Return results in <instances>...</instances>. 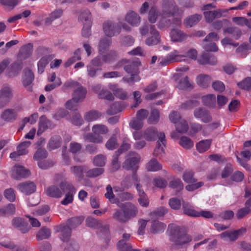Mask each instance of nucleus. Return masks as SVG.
Masks as SVG:
<instances>
[{"label": "nucleus", "instance_id": "obj_1", "mask_svg": "<svg viewBox=\"0 0 251 251\" xmlns=\"http://www.w3.org/2000/svg\"><path fill=\"white\" fill-rule=\"evenodd\" d=\"M183 13V10L178 7L173 0H163L158 27L161 29L170 26H180Z\"/></svg>", "mask_w": 251, "mask_h": 251}, {"label": "nucleus", "instance_id": "obj_2", "mask_svg": "<svg viewBox=\"0 0 251 251\" xmlns=\"http://www.w3.org/2000/svg\"><path fill=\"white\" fill-rule=\"evenodd\" d=\"M169 229L175 242V245L172 247V250H176L192 240V237L190 235L175 224L169 225Z\"/></svg>", "mask_w": 251, "mask_h": 251}, {"label": "nucleus", "instance_id": "obj_3", "mask_svg": "<svg viewBox=\"0 0 251 251\" xmlns=\"http://www.w3.org/2000/svg\"><path fill=\"white\" fill-rule=\"evenodd\" d=\"M197 56V51L195 49H190L187 51H184L182 50H175L165 57L164 62L161 61L160 63L162 65H166L169 63L185 60L187 57L196 60Z\"/></svg>", "mask_w": 251, "mask_h": 251}, {"label": "nucleus", "instance_id": "obj_4", "mask_svg": "<svg viewBox=\"0 0 251 251\" xmlns=\"http://www.w3.org/2000/svg\"><path fill=\"white\" fill-rule=\"evenodd\" d=\"M93 133L83 135V138L85 141L94 143H100L102 142L103 138L100 135L107 133V127L103 125H95L92 127Z\"/></svg>", "mask_w": 251, "mask_h": 251}, {"label": "nucleus", "instance_id": "obj_5", "mask_svg": "<svg viewBox=\"0 0 251 251\" xmlns=\"http://www.w3.org/2000/svg\"><path fill=\"white\" fill-rule=\"evenodd\" d=\"M33 46L31 44L25 45L21 49L18 55L17 61L11 65L10 71L14 72L13 75L18 73L22 68V61L28 58L31 54Z\"/></svg>", "mask_w": 251, "mask_h": 251}, {"label": "nucleus", "instance_id": "obj_6", "mask_svg": "<svg viewBox=\"0 0 251 251\" xmlns=\"http://www.w3.org/2000/svg\"><path fill=\"white\" fill-rule=\"evenodd\" d=\"M84 220L82 217H73L67 221L66 225H61L60 227L61 232L60 238L63 241L67 240L71 235V230L80 225Z\"/></svg>", "mask_w": 251, "mask_h": 251}, {"label": "nucleus", "instance_id": "obj_7", "mask_svg": "<svg viewBox=\"0 0 251 251\" xmlns=\"http://www.w3.org/2000/svg\"><path fill=\"white\" fill-rule=\"evenodd\" d=\"M75 87L77 88L73 94V100H75V102H81L85 99L87 91L78 82L71 80H68L64 83L63 86L64 90L68 88Z\"/></svg>", "mask_w": 251, "mask_h": 251}, {"label": "nucleus", "instance_id": "obj_8", "mask_svg": "<svg viewBox=\"0 0 251 251\" xmlns=\"http://www.w3.org/2000/svg\"><path fill=\"white\" fill-rule=\"evenodd\" d=\"M140 62L138 61L131 63L124 67L125 71L131 74L130 77H124L123 80L126 82H138L140 80V77L138 75L139 71L138 69V66L140 65Z\"/></svg>", "mask_w": 251, "mask_h": 251}, {"label": "nucleus", "instance_id": "obj_9", "mask_svg": "<svg viewBox=\"0 0 251 251\" xmlns=\"http://www.w3.org/2000/svg\"><path fill=\"white\" fill-rule=\"evenodd\" d=\"M141 157L139 154L135 152H130L128 157L123 165V167L127 170L137 171L138 164L140 161Z\"/></svg>", "mask_w": 251, "mask_h": 251}, {"label": "nucleus", "instance_id": "obj_10", "mask_svg": "<svg viewBox=\"0 0 251 251\" xmlns=\"http://www.w3.org/2000/svg\"><path fill=\"white\" fill-rule=\"evenodd\" d=\"M117 205L122 209L128 221L135 217L138 213L137 207L130 202L123 203L120 202Z\"/></svg>", "mask_w": 251, "mask_h": 251}, {"label": "nucleus", "instance_id": "obj_11", "mask_svg": "<svg viewBox=\"0 0 251 251\" xmlns=\"http://www.w3.org/2000/svg\"><path fill=\"white\" fill-rule=\"evenodd\" d=\"M11 224L13 228L23 233H27L31 228L25 219L20 217L14 218L11 221Z\"/></svg>", "mask_w": 251, "mask_h": 251}, {"label": "nucleus", "instance_id": "obj_12", "mask_svg": "<svg viewBox=\"0 0 251 251\" xmlns=\"http://www.w3.org/2000/svg\"><path fill=\"white\" fill-rule=\"evenodd\" d=\"M86 223L88 226L99 228L100 230V232H103L105 235L108 234V226L107 225L103 226L100 221L91 217H89L86 219Z\"/></svg>", "mask_w": 251, "mask_h": 251}, {"label": "nucleus", "instance_id": "obj_13", "mask_svg": "<svg viewBox=\"0 0 251 251\" xmlns=\"http://www.w3.org/2000/svg\"><path fill=\"white\" fill-rule=\"evenodd\" d=\"M12 96V89L8 85H3L0 90V106L6 105Z\"/></svg>", "mask_w": 251, "mask_h": 251}, {"label": "nucleus", "instance_id": "obj_14", "mask_svg": "<svg viewBox=\"0 0 251 251\" xmlns=\"http://www.w3.org/2000/svg\"><path fill=\"white\" fill-rule=\"evenodd\" d=\"M103 29L105 35L108 37H112L120 32L119 26L110 21H106L103 23Z\"/></svg>", "mask_w": 251, "mask_h": 251}, {"label": "nucleus", "instance_id": "obj_15", "mask_svg": "<svg viewBox=\"0 0 251 251\" xmlns=\"http://www.w3.org/2000/svg\"><path fill=\"white\" fill-rule=\"evenodd\" d=\"M150 33L151 36L146 40V45L151 46L159 43L160 41V36L159 32L155 28L154 25H150Z\"/></svg>", "mask_w": 251, "mask_h": 251}, {"label": "nucleus", "instance_id": "obj_16", "mask_svg": "<svg viewBox=\"0 0 251 251\" xmlns=\"http://www.w3.org/2000/svg\"><path fill=\"white\" fill-rule=\"evenodd\" d=\"M165 135L163 132H160L158 135V141L153 154L155 156L160 157L164 153L163 147L166 145Z\"/></svg>", "mask_w": 251, "mask_h": 251}, {"label": "nucleus", "instance_id": "obj_17", "mask_svg": "<svg viewBox=\"0 0 251 251\" xmlns=\"http://www.w3.org/2000/svg\"><path fill=\"white\" fill-rule=\"evenodd\" d=\"M169 35L171 41L173 42H182L188 38L187 34L178 28L172 29Z\"/></svg>", "mask_w": 251, "mask_h": 251}, {"label": "nucleus", "instance_id": "obj_18", "mask_svg": "<svg viewBox=\"0 0 251 251\" xmlns=\"http://www.w3.org/2000/svg\"><path fill=\"white\" fill-rule=\"evenodd\" d=\"M17 188L22 193L28 195L36 191V186L33 182L26 181L20 183Z\"/></svg>", "mask_w": 251, "mask_h": 251}, {"label": "nucleus", "instance_id": "obj_19", "mask_svg": "<svg viewBox=\"0 0 251 251\" xmlns=\"http://www.w3.org/2000/svg\"><path fill=\"white\" fill-rule=\"evenodd\" d=\"M30 174L28 170L25 169L23 166L15 165L12 170V176L15 179L26 177Z\"/></svg>", "mask_w": 251, "mask_h": 251}, {"label": "nucleus", "instance_id": "obj_20", "mask_svg": "<svg viewBox=\"0 0 251 251\" xmlns=\"http://www.w3.org/2000/svg\"><path fill=\"white\" fill-rule=\"evenodd\" d=\"M93 91L98 94L99 98L109 100H112L114 99V97L112 93L109 91L102 88L100 84L96 85L93 88Z\"/></svg>", "mask_w": 251, "mask_h": 251}, {"label": "nucleus", "instance_id": "obj_21", "mask_svg": "<svg viewBox=\"0 0 251 251\" xmlns=\"http://www.w3.org/2000/svg\"><path fill=\"white\" fill-rule=\"evenodd\" d=\"M194 116L197 118H200L202 122L208 123L211 120V117L208 110L204 108H199L195 110Z\"/></svg>", "mask_w": 251, "mask_h": 251}, {"label": "nucleus", "instance_id": "obj_22", "mask_svg": "<svg viewBox=\"0 0 251 251\" xmlns=\"http://www.w3.org/2000/svg\"><path fill=\"white\" fill-rule=\"evenodd\" d=\"M125 20L133 26H137L140 23V17L133 11L128 12L125 17Z\"/></svg>", "mask_w": 251, "mask_h": 251}, {"label": "nucleus", "instance_id": "obj_23", "mask_svg": "<svg viewBox=\"0 0 251 251\" xmlns=\"http://www.w3.org/2000/svg\"><path fill=\"white\" fill-rule=\"evenodd\" d=\"M88 170L87 167L84 165L74 166L70 168V172L78 180H81L84 177V173H86Z\"/></svg>", "mask_w": 251, "mask_h": 251}, {"label": "nucleus", "instance_id": "obj_24", "mask_svg": "<svg viewBox=\"0 0 251 251\" xmlns=\"http://www.w3.org/2000/svg\"><path fill=\"white\" fill-rule=\"evenodd\" d=\"M136 187L138 193V201L140 205L143 207H147L149 204V200L144 190L142 189V186L140 184H137Z\"/></svg>", "mask_w": 251, "mask_h": 251}, {"label": "nucleus", "instance_id": "obj_25", "mask_svg": "<svg viewBox=\"0 0 251 251\" xmlns=\"http://www.w3.org/2000/svg\"><path fill=\"white\" fill-rule=\"evenodd\" d=\"M223 12H224L223 10L219 9L214 11H205L203 14L206 21L208 23H211L215 19L221 17Z\"/></svg>", "mask_w": 251, "mask_h": 251}, {"label": "nucleus", "instance_id": "obj_26", "mask_svg": "<svg viewBox=\"0 0 251 251\" xmlns=\"http://www.w3.org/2000/svg\"><path fill=\"white\" fill-rule=\"evenodd\" d=\"M18 111V109H7L3 112L1 118L3 120L8 122L14 121L17 118Z\"/></svg>", "mask_w": 251, "mask_h": 251}, {"label": "nucleus", "instance_id": "obj_27", "mask_svg": "<svg viewBox=\"0 0 251 251\" xmlns=\"http://www.w3.org/2000/svg\"><path fill=\"white\" fill-rule=\"evenodd\" d=\"M199 62L201 64L214 65L217 62V59L215 56L209 53H203L199 59Z\"/></svg>", "mask_w": 251, "mask_h": 251}, {"label": "nucleus", "instance_id": "obj_28", "mask_svg": "<svg viewBox=\"0 0 251 251\" xmlns=\"http://www.w3.org/2000/svg\"><path fill=\"white\" fill-rule=\"evenodd\" d=\"M251 198L247 200L245 203V207L239 209L236 213V217L239 219L243 218L246 215L248 214L251 209Z\"/></svg>", "mask_w": 251, "mask_h": 251}, {"label": "nucleus", "instance_id": "obj_29", "mask_svg": "<svg viewBox=\"0 0 251 251\" xmlns=\"http://www.w3.org/2000/svg\"><path fill=\"white\" fill-rule=\"evenodd\" d=\"M46 194L53 198H60L63 194V191L55 185L49 187L46 191Z\"/></svg>", "mask_w": 251, "mask_h": 251}, {"label": "nucleus", "instance_id": "obj_30", "mask_svg": "<svg viewBox=\"0 0 251 251\" xmlns=\"http://www.w3.org/2000/svg\"><path fill=\"white\" fill-rule=\"evenodd\" d=\"M111 44V39L107 37L101 38L99 44V53L101 55L108 50Z\"/></svg>", "mask_w": 251, "mask_h": 251}, {"label": "nucleus", "instance_id": "obj_31", "mask_svg": "<svg viewBox=\"0 0 251 251\" xmlns=\"http://www.w3.org/2000/svg\"><path fill=\"white\" fill-rule=\"evenodd\" d=\"M162 168V165L154 158H152L149 161L146 166L147 170L151 172L158 171L160 170Z\"/></svg>", "mask_w": 251, "mask_h": 251}, {"label": "nucleus", "instance_id": "obj_32", "mask_svg": "<svg viewBox=\"0 0 251 251\" xmlns=\"http://www.w3.org/2000/svg\"><path fill=\"white\" fill-rule=\"evenodd\" d=\"M63 13V11L61 9L55 10L45 19L46 24L48 25L51 24L53 21L61 17Z\"/></svg>", "mask_w": 251, "mask_h": 251}, {"label": "nucleus", "instance_id": "obj_33", "mask_svg": "<svg viewBox=\"0 0 251 251\" xmlns=\"http://www.w3.org/2000/svg\"><path fill=\"white\" fill-rule=\"evenodd\" d=\"M210 77L206 75H200L197 76L196 81L200 87L206 88L211 83Z\"/></svg>", "mask_w": 251, "mask_h": 251}, {"label": "nucleus", "instance_id": "obj_34", "mask_svg": "<svg viewBox=\"0 0 251 251\" xmlns=\"http://www.w3.org/2000/svg\"><path fill=\"white\" fill-rule=\"evenodd\" d=\"M201 16L199 14H195L186 18L184 24L187 27H191L197 24L201 19Z\"/></svg>", "mask_w": 251, "mask_h": 251}, {"label": "nucleus", "instance_id": "obj_35", "mask_svg": "<svg viewBox=\"0 0 251 251\" xmlns=\"http://www.w3.org/2000/svg\"><path fill=\"white\" fill-rule=\"evenodd\" d=\"M108 88L112 90L114 95L120 99L124 100L127 98L126 93L122 89L117 88V86L114 84H109Z\"/></svg>", "mask_w": 251, "mask_h": 251}, {"label": "nucleus", "instance_id": "obj_36", "mask_svg": "<svg viewBox=\"0 0 251 251\" xmlns=\"http://www.w3.org/2000/svg\"><path fill=\"white\" fill-rule=\"evenodd\" d=\"M159 134L155 127H151L147 129L144 133V138L148 141H153L158 137Z\"/></svg>", "mask_w": 251, "mask_h": 251}, {"label": "nucleus", "instance_id": "obj_37", "mask_svg": "<svg viewBox=\"0 0 251 251\" xmlns=\"http://www.w3.org/2000/svg\"><path fill=\"white\" fill-rule=\"evenodd\" d=\"M202 101L204 105L209 107H214L216 105V97L213 94H208L202 97Z\"/></svg>", "mask_w": 251, "mask_h": 251}, {"label": "nucleus", "instance_id": "obj_38", "mask_svg": "<svg viewBox=\"0 0 251 251\" xmlns=\"http://www.w3.org/2000/svg\"><path fill=\"white\" fill-rule=\"evenodd\" d=\"M212 140L210 139L201 140L196 144L198 151L202 153L207 151L210 147Z\"/></svg>", "mask_w": 251, "mask_h": 251}, {"label": "nucleus", "instance_id": "obj_39", "mask_svg": "<svg viewBox=\"0 0 251 251\" xmlns=\"http://www.w3.org/2000/svg\"><path fill=\"white\" fill-rule=\"evenodd\" d=\"M166 228V225L158 221L152 222L150 231L152 233H158L163 232Z\"/></svg>", "mask_w": 251, "mask_h": 251}, {"label": "nucleus", "instance_id": "obj_40", "mask_svg": "<svg viewBox=\"0 0 251 251\" xmlns=\"http://www.w3.org/2000/svg\"><path fill=\"white\" fill-rule=\"evenodd\" d=\"M61 143V138L60 136L55 135L51 138L48 147L50 150H54L59 147Z\"/></svg>", "mask_w": 251, "mask_h": 251}, {"label": "nucleus", "instance_id": "obj_41", "mask_svg": "<svg viewBox=\"0 0 251 251\" xmlns=\"http://www.w3.org/2000/svg\"><path fill=\"white\" fill-rule=\"evenodd\" d=\"M15 207L13 204H8L6 206L0 209V215L2 216H7L12 215L15 213Z\"/></svg>", "mask_w": 251, "mask_h": 251}, {"label": "nucleus", "instance_id": "obj_42", "mask_svg": "<svg viewBox=\"0 0 251 251\" xmlns=\"http://www.w3.org/2000/svg\"><path fill=\"white\" fill-rule=\"evenodd\" d=\"M23 82L25 86L30 85L34 79V75L30 70L27 69L25 71L23 75Z\"/></svg>", "mask_w": 251, "mask_h": 251}, {"label": "nucleus", "instance_id": "obj_43", "mask_svg": "<svg viewBox=\"0 0 251 251\" xmlns=\"http://www.w3.org/2000/svg\"><path fill=\"white\" fill-rule=\"evenodd\" d=\"M106 192L105 194V197L106 199H108L109 201L113 203H116L118 205V203L119 202V200L115 198V195L113 194V190L112 187L110 185H108L106 187Z\"/></svg>", "mask_w": 251, "mask_h": 251}, {"label": "nucleus", "instance_id": "obj_44", "mask_svg": "<svg viewBox=\"0 0 251 251\" xmlns=\"http://www.w3.org/2000/svg\"><path fill=\"white\" fill-rule=\"evenodd\" d=\"M193 84V82L190 81L187 76H186L180 80L177 87L179 89L184 90L188 88H192Z\"/></svg>", "mask_w": 251, "mask_h": 251}, {"label": "nucleus", "instance_id": "obj_45", "mask_svg": "<svg viewBox=\"0 0 251 251\" xmlns=\"http://www.w3.org/2000/svg\"><path fill=\"white\" fill-rule=\"evenodd\" d=\"M101 116V113L99 111L92 110L86 113L84 118L88 122H93L100 118Z\"/></svg>", "mask_w": 251, "mask_h": 251}, {"label": "nucleus", "instance_id": "obj_46", "mask_svg": "<svg viewBox=\"0 0 251 251\" xmlns=\"http://www.w3.org/2000/svg\"><path fill=\"white\" fill-rule=\"evenodd\" d=\"M51 58L50 55H46L40 59L38 63V71L39 73H42L44 71L45 67Z\"/></svg>", "mask_w": 251, "mask_h": 251}, {"label": "nucleus", "instance_id": "obj_47", "mask_svg": "<svg viewBox=\"0 0 251 251\" xmlns=\"http://www.w3.org/2000/svg\"><path fill=\"white\" fill-rule=\"evenodd\" d=\"M49 121L45 116H42L40 118L39 123V129L37 134L40 135L44 132L48 128Z\"/></svg>", "mask_w": 251, "mask_h": 251}, {"label": "nucleus", "instance_id": "obj_48", "mask_svg": "<svg viewBox=\"0 0 251 251\" xmlns=\"http://www.w3.org/2000/svg\"><path fill=\"white\" fill-rule=\"evenodd\" d=\"M31 142L30 141H24L22 142L17 147V150L18 151L20 155H25L28 152V148L30 146Z\"/></svg>", "mask_w": 251, "mask_h": 251}, {"label": "nucleus", "instance_id": "obj_49", "mask_svg": "<svg viewBox=\"0 0 251 251\" xmlns=\"http://www.w3.org/2000/svg\"><path fill=\"white\" fill-rule=\"evenodd\" d=\"M182 205L185 214L193 217H199L198 212L193 209L188 203L183 202Z\"/></svg>", "mask_w": 251, "mask_h": 251}, {"label": "nucleus", "instance_id": "obj_50", "mask_svg": "<svg viewBox=\"0 0 251 251\" xmlns=\"http://www.w3.org/2000/svg\"><path fill=\"white\" fill-rule=\"evenodd\" d=\"M50 235V231L49 228L42 227L37 233L36 238L38 240L48 239Z\"/></svg>", "mask_w": 251, "mask_h": 251}, {"label": "nucleus", "instance_id": "obj_51", "mask_svg": "<svg viewBox=\"0 0 251 251\" xmlns=\"http://www.w3.org/2000/svg\"><path fill=\"white\" fill-rule=\"evenodd\" d=\"M81 51L80 50H77L74 53V56L70 57L68 60L64 63L65 67L67 68L70 66L76 60H79L81 59Z\"/></svg>", "mask_w": 251, "mask_h": 251}, {"label": "nucleus", "instance_id": "obj_52", "mask_svg": "<svg viewBox=\"0 0 251 251\" xmlns=\"http://www.w3.org/2000/svg\"><path fill=\"white\" fill-rule=\"evenodd\" d=\"M179 144L181 147L186 149H190L194 146V142L191 139L186 136L181 137Z\"/></svg>", "mask_w": 251, "mask_h": 251}, {"label": "nucleus", "instance_id": "obj_53", "mask_svg": "<svg viewBox=\"0 0 251 251\" xmlns=\"http://www.w3.org/2000/svg\"><path fill=\"white\" fill-rule=\"evenodd\" d=\"M220 236L222 239L226 240H229L230 241L236 240L238 237L235 231L233 232L226 231L221 233Z\"/></svg>", "mask_w": 251, "mask_h": 251}, {"label": "nucleus", "instance_id": "obj_54", "mask_svg": "<svg viewBox=\"0 0 251 251\" xmlns=\"http://www.w3.org/2000/svg\"><path fill=\"white\" fill-rule=\"evenodd\" d=\"M60 189L63 191V193L65 190L68 191V193L72 194H75L76 193V189L73 185L66 181L61 182L60 184Z\"/></svg>", "mask_w": 251, "mask_h": 251}, {"label": "nucleus", "instance_id": "obj_55", "mask_svg": "<svg viewBox=\"0 0 251 251\" xmlns=\"http://www.w3.org/2000/svg\"><path fill=\"white\" fill-rule=\"evenodd\" d=\"M79 21H81L84 25H87L89 21L92 25L90 12L88 10H85L81 12L78 17Z\"/></svg>", "mask_w": 251, "mask_h": 251}, {"label": "nucleus", "instance_id": "obj_56", "mask_svg": "<svg viewBox=\"0 0 251 251\" xmlns=\"http://www.w3.org/2000/svg\"><path fill=\"white\" fill-rule=\"evenodd\" d=\"M104 172L102 168H93L86 172V175L88 177H95L101 175Z\"/></svg>", "mask_w": 251, "mask_h": 251}, {"label": "nucleus", "instance_id": "obj_57", "mask_svg": "<svg viewBox=\"0 0 251 251\" xmlns=\"http://www.w3.org/2000/svg\"><path fill=\"white\" fill-rule=\"evenodd\" d=\"M176 130L181 133H185L188 129V125L187 122L184 120H181L179 122L176 124Z\"/></svg>", "mask_w": 251, "mask_h": 251}, {"label": "nucleus", "instance_id": "obj_58", "mask_svg": "<svg viewBox=\"0 0 251 251\" xmlns=\"http://www.w3.org/2000/svg\"><path fill=\"white\" fill-rule=\"evenodd\" d=\"M122 110V106L120 103L115 102L110 105L109 108L107 110V113L109 115L115 114Z\"/></svg>", "mask_w": 251, "mask_h": 251}, {"label": "nucleus", "instance_id": "obj_59", "mask_svg": "<svg viewBox=\"0 0 251 251\" xmlns=\"http://www.w3.org/2000/svg\"><path fill=\"white\" fill-rule=\"evenodd\" d=\"M38 116L37 113H34L31 114L29 117L25 118L22 121L23 125L21 127V129H23L25 124L27 123H30V124H35L38 119Z\"/></svg>", "mask_w": 251, "mask_h": 251}, {"label": "nucleus", "instance_id": "obj_60", "mask_svg": "<svg viewBox=\"0 0 251 251\" xmlns=\"http://www.w3.org/2000/svg\"><path fill=\"white\" fill-rule=\"evenodd\" d=\"M47 155V152L45 149H39L35 153L33 159L39 162L46 158Z\"/></svg>", "mask_w": 251, "mask_h": 251}, {"label": "nucleus", "instance_id": "obj_61", "mask_svg": "<svg viewBox=\"0 0 251 251\" xmlns=\"http://www.w3.org/2000/svg\"><path fill=\"white\" fill-rule=\"evenodd\" d=\"M159 111L157 109H152L148 119V123L151 124L157 123L159 121Z\"/></svg>", "mask_w": 251, "mask_h": 251}, {"label": "nucleus", "instance_id": "obj_62", "mask_svg": "<svg viewBox=\"0 0 251 251\" xmlns=\"http://www.w3.org/2000/svg\"><path fill=\"white\" fill-rule=\"evenodd\" d=\"M114 219L121 223H126L128 221L125 214L120 210H116L113 215Z\"/></svg>", "mask_w": 251, "mask_h": 251}, {"label": "nucleus", "instance_id": "obj_63", "mask_svg": "<svg viewBox=\"0 0 251 251\" xmlns=\"http://www.w3.org/2000/svg\"><path fill=\"white\" fill-rule=\"evenodd\" d=\"M118 146L117 140L114 136L111 137L106 143L105 147L109 150H113Z\"/></svg>", "mask_w": 251, "mask_h": 251}, {"label": "nucleus", "instance_id": "obj_64", "mask_svg": "<svg viewBox=\"0 0 251 251\" xmlns=\"http://www.w3.org/2000/svg\"><path fill=\"white\" fill-rule=\"evenodd\" d=\"M117 248L119 251H130L131 246L127 242H126L124 240H121L117 244Z\"/></svg>", "mask_w": 251, "mask_h": 251}]
</instances>
